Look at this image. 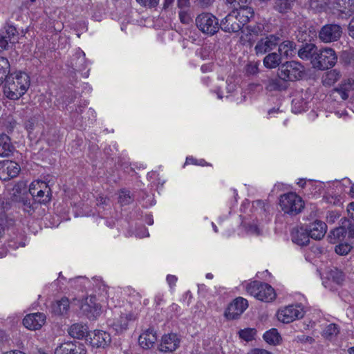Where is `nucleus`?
<instances>
[{
    "instance_id": "nucleus-1",
    "label": "nucleus",
    "mask_w": 354,
    "mask_h": 354,
    "mask_svg": "<svg viewBox=\"0 0 354 354\" xmlns=\"http://www.w3.org/2000/svg\"><path fill=\"white\" fill-rule=\"evenodd\" d=\"M30 84L27 73L21 71L10 73L3 84V95L9 100H17L26 93Z\"/></svg>"
},
{
    "instance_id": "nucleus-2",
    "label": "nucleus",
    "mask_w": 354,
    "mask_h": 354,
    "mask_svg": "<svg viewBox=\"0 0 354 354\" xmlns=\"http://www.w3.org/2000/svg\"><path fill=\"white\" fill-rule=\"evenodd\" d=\"M305 68L299 62L286 61L281 64L277 71V76L285 82H294L302 78Z\"/></svg>"
},
{
    "instance_id": "nucleus-3",
    "label": "nucleus",
    "mask_w": 354,
    "mask_h": 354,
    "mask_svg": "<svg viewBox=\"0 0 354 354\" xmlns=\"http://www.w3.org/2000/svg\"><path fill=\"white\" fill-rule=\"evenodd\" d=\"M246 290L250 295L262 301L270 302L276 297L274 288L266 283L253 281L247 286Z\"/></svg>"
},
{
    "instance_id": "nucleus-4",
    "label": "nucleus",
    "mask_w": 354,
    "mask_h": 354,
    "mask_svg": "<svg viewBox=\"0 0 354 354\" xmlns=\"http://www.w3.org/2000/svg\"><path fill=\"white\" fill-rule=\"evenodd\" d=\"M279 205L284 213L290 215L300 213L304 207V202L302 198L293 192L281 196Z\"/></svg>"
},
{
    "instance_id": "nucleus-5",
    "label": "nucleus",
    "mask_w": 354,
    "mask_h": 354,
    "mask_svg": "<svg viewBox=\"0 0 354 354\" xmlns=\"http://www.w3.org/2000/svg\"><path fill=\"white\" fill-rule=\"evenodd\" d=\"M196 25L203 33L210 36L218 32L221 26L218 19L209 12L198 15L196 18Z\"/></svg>"
},
{
    "instance_id": "nucleus-6",
    "label": "nucleus",
    "mask_w": 354,
    "mask_h": 354,
    "mask_svg": "<svg viewBox=\"0 0 354 354\" xmlns=\"http://www.w3.org/2000/svg\"><path fill=\"white\" fill-rule=\"evenodd\" d=\"M337 61V55L330 48L319 49L314 58L313 66L319 70H326L333 67Z\"/></svg>"
},
{
    "instance_id": "nucleus-7",
    "label": "nucleus",
    "mask_w": 354,
    "mask_h": 354,
    "mask_svg": "<svg viewBox=\"0 0 354 354\" xmlns=\"http://www.w3.org/2000/svg\"><path fill=\"white\" fill-rule=\"evenodd\" d=\"M279 33H269L257 41L254 48L255 55L260 56L272 52L279 44Z\"/></svg>"
},
{
    "instance_id": "nucleus-8",
    "label": "nucleus",
    "mask_w": 354,
    "mask_h": 354,
    "mask_svg": "<svg viewBox=\"0 0 354 354\" xmlns=\"http://www.w3.org/2000/svg\"><path fill=\"white\" fill-rule=\"evenodd\" d=\"M304 313L299 306L290 305L277 312L278 320L288 324L296 319H301L304 317Z\"/></svg>"
},
{
    "instance_id": "nucleus-9",
    "label": "nucleus",
    "mask_w": 354,
    "mask_h": 354,
    "mask_svg": "<svg viewBox=\"0 0 354 354\" xmlns=\"http://www.w3.org/2000/svg\"><path fill=\"white\" fill-rule=\"evenodd\" d=\"M342 30L337 24H326L319 32V39L325 43L337 41L342 35Z\"/></svg>"
},
{
    "instance_id": "nucleus-10",
    "label": "nucleus",
    "mask_w": 354,
    "mask_h": 354,
    "mask_svg": "<svg viewBox=\"0 0 354 354\" xmlns=\"http://www.w3.org/2000/svg\"><path fill=\"white\" fill-rule=\"evenodd\" d=\"M21 169L15 161L5 160L0 161V180H8L17 177Z\"/></svg>"
},
{
    "instance_id": "nucleus-11",
    "label": "nucleus",
    "mask_w": 354,
    "mask_h": 354,
    "mask_svg": "<svg viewBox=\"0 0 354 354\" xmlns=\"http://www.w3.org/2000/svg\"><path fill=\"white\" fill-rule=\"evenodd\" d=\"M220 25L223 31L229 33L238 32L243 27L233 10L221 20Z\"/></svg>"
},
{
    "instance_id": "nucleus-12",
    "label": "nucleus",
    "mask_w": 354,
    "mask_h": 354,
    "mask_svg": "<svg viewBox=\"0 0 354 354\" xmlns=\"http://www.w3.org/2000/svg\"><path fill=\"white\" fill-rule=\"evenodd\" d=\"M248 301L243 297H237L228 306L225 316L230 319H237L248 308Z\"/></svg>"
},
{
    "instance_id": "nucleus-13",
    "label": "nucleus",
    "mask_w": 354,
    "mask_h": 354,
    "mask_svg": "<svg viewBox=\"0 0 354 354\" xmlns=\"http://www.w3.org/2000/svg\"><path fill=\"white\" fill-rule=\"evenodd\" d=\"M80 310L88 319H94L100 314V306L96 303V297H86L82 303Z\"/></svg>"
},
{
    "instance_id": "nucleus-14",
    "label": "nucleus",
    "mask_w": 354,
    "mask_h": 354,
    "mask_svg": "<svg viewBox=\"0 0 354 354\" xmlns=\"http://www.w3.org/2000/svg\"><path fill=\"white\" fill-rule=\"evenodd\" d=\"M274 25L266 20L257 22L255 24L249 25L245 27L250 35L266 36L274 31Z\"/></svg>"
},
{
    "instance_id": "nucleus-15",
    "label": "nucleus",
    "mask_w": 354,
    "mask_h": 354,
    "mask_svg": "<svg viewBox=\"0 0 354 354\" xmlns=\"http://www.w3.org/2000/svg\"><path fill=\"white\" fill-rule=\"evenodd\" d=\"M180 344V339L176 333L165 334L162 337L159 345V351L162 352H173L176 351Z\"/></svg>"
},
{
    "instance_id": "nucleus-16",
    "label": "nucleus",
    "mask_w": 354,
    "mask_h": 354,
    "mask_svg": "<svg viewBox=\"0 0 354 354\" xmlns=\"http://www.w3.org/2000/svg\"><path fill=\"white\" fill-rule=\"evenodd\" d=\"M45 322V315L41 313H36L27 315L23 319V324L26 328L35 330L41 328Z\"/></svg>"
},
{
    "instance_id": "nucleus-17",
    "label": "nucleus",
    "mask_w": 354,
    "mask_h": 354,
    "mask_svg": "<svg viewBox=\"0 0 354 354\" xmlns=\"http://www.w3.org/2000/svg\"><path fill=\"white\" fill-rule=\"evenodd\" d=\"M86 353L82 345L75 341L62 343L55 351V354H86Z\"/></svg>"
},
{
    "instance_id": "nucleus-18",
    "label": "nucleus",
    "mask_w": 354,
    "mask_h": 354,
    "mask_svg": "<svg viewBox=\"0 0 354 354\" xmlns=\"http://www.w3.org/2000/svg\"><path fill=\"white\" fill-rule=\"evenodd\" d=\"M90 343L93 346L97 348H104L111 342L110 335L103 330H96L88 334Z\"/></svg>"
},
{
    "instance_id": "nucleus-19",
    "label": "nucleus",
    "mask_w": 354,
    "mask_h": 354,
    "mask_svg": "<svg viewBox=\"0 0 354 354\" xmlns=\"http://www.w3.org/2000/svg\"><path fill=\"white\" fill-rule=\"evenodd\" d=\"M278 53L281 54L283 58L290 59L295 56L297 52V44L295 41L291 40L282 41L281 35H280L279 44L277 46Z\"/></svg>"
},
{
    "instance_id": "nucleus-20",
    "label": "nucleus",
    "mask_w": 354,
    "mask_h": 354,
    "mask_svg": "<svg viewBox=\"0 0 354 354\" xmlns=\"http://www.w3.org/2000/svg\"><path fill=\"white\" fill-rule=\"evenodd\" d=\"M21 205V207L28 215H33L41 208V204L34 198H29L28 194L19 196L17 201Z\"/></svg>"
},
{
    "instance_id": "nucleus-21",
    "label": "nucleus",
    "mask_w": 354,
    "mask_h": 354,
    "mask_svg": "<svg viewBox=\"0 0 354 354\" xmlns=\"http://www.w3.org/2000/svg\"><path fill=\"white\" fill-rule=\"evenodd\" d=\"M157 341L156 332L153 328H149L141 333L138 338L140 346L144 349L152 348Z\"/></svg>"
},
{
    "instance_id": "nucleus-22",
    "label": "nucleus",
    "mask_w": 354,
    "mask_h": 354,
    "mask_svg": "<svg viewBox=\"0 0 354 354\" xmlns=\"http://www.w3.org/2000/svg\"><path fill=\"white\" fill-rule=\"evenodd\" d=\"M291 239L298 245H306L310 241V235L307 228L295 227L291 232Z\"/></svg>"
},
{
    "instance_id": "nucleus-23",
    "label": "nucleus",
    "mask_w": 354,
    "mask_h": 354,
    "mask_svg": "<svg viewBox=\"0 0 354 354\" xmlns=\"http://www.w3.org/2000/svg\"><path fill=\"white\" fill-rule=\"evenodd\" d=\"M307 229L310 238L320 240L326 233L327 225L324 222L316 220L315 222L310 223Z\"/></svg>"
},
{
    "instance_id": "nucleus-24",
    "label": "nucleus",
    "mask_w": 354,
    "mask_h": 354,
    "mask_svg": "<svg viewBox=\"0 0 354 354\" xmlns=\"http://www.w3.org/2000/svg\"><path fill=\"white\" fill-rule=\"evenodd\" d=\"M319 50L315 44L312 43H306L302 44L299 49L297 54L301 59H310L313 64L314 58L317 57Z\"/></svg>"
},
{
    "instance_id": "nucleus-25",
    "label": "nucleus",
    "mask_w": 354,
    "mask_h": 354,
    "mask_svg": "<svg viewBox=\"0 0 354 354\" xmlns=\"http://www.w3.org/2000/svg\"><path fill=\"white\" fill-rule=\"evenodd\" d=\"M240 7L234 10L236 15L239 19V22L243 24V26L248 23L251 19L254 17V12L252 8L249 7L247 4H239Z\"/></svg>"
},
{
    "instance_id": "nucleus-26",
    "label": "nucleus",
    "mask_w": 354,
    "mask_h": 354,
    "mask_svg": "<svg viewBox=\"0 0 354 354\" xmlns=\"http://www.w3.org/2000/svg\"><path fill=\"white\" fill-rule=\"evenodd\" d=\"M70 66L76 71H82L86 68L85 53L80 48L77 49L71 57Z\"/></svg>"
},
{
    "instance_id": "nucleus-27",
    "label": "nucleus",
    "mask_w": 354,
    "mask_h": 354,
    "mask_svg": "<svg viewBox=\"0 0 354 354\" xmlns=\"http://www.w3.org/2000/svg\"><path fill=\"white\" fill-rule=\"evenodd\" d=\"M262 82L266 85V90L269 92L285 91L288 87L286 82L279 77H268L267 80H263Z\"/></svg>"
},
{
    "instance_id": "nucleus-28",
    "label": "nucleus",
    "mask_w": 354,
    "mask_h": 354,
    "mask_svg": "<svg viewBox=\"0 0 354 354\" xmlns=\"http://www.w3.org/2000/svg\"><path fill=\"white\" fill-rule=\"evenodd\" d=\"M333 8L346 16H351L354 13V0H335Z\"/></svg>"
},
{
    "instance_id": "nucleus-29",
    "label": "nucleus",
    "mask_w": 354,
    "mask_h": 354,
    "mask_svg": "<svg viewBox=\"0 0 354 354\" xmlns=\"http://www.w3.org/2000/svg\"><path fill=\"white\" fill-rule=\"evenodd\" d=\"M283 57L281 56L277 52H270L268 53L267 55L264 57L263 60V66L268 69H273L276 68H279V66L282 64Z\"/></svg>"
},
{
    "instance_id": "nucleus-30",
    "label": "nucleus",
    "mask_w": 354,
    "mask_h": 354,
    "mask_svg": "<svg viewBox=\"0 0 354 354\" xmlns=\"http://www.w3.org/2000/svg\"><path fill=\"white\" fill-rule=\"evenodd\" d=\"M39 189L37 191L35 199L41 204L46 205L51 199V189L44 181H40Z\"/></svg>"
},
{
    "instance_id": "nucleus-31",
    "label": "nucleus",
    "mask_w": 354,
    "mask_h": 354,
    "mask_svg": "<svg viewBox=\"0 0 354 354\" xmlns=\"http://www.w3.org/2000/svg\"><path fill=\"white\" fill-rule=\"evenodd\" d=\"M15 150L10 137L5 134H0V157H9Z\"/></svg>"
},
{
    "instance_id": "nucleus-32",
    "label": "nucleus",
    "mask_w": 354,
    "mask_h": 354,
    "mask_svg": "<svg viewBox=\"0 0 354 354\" xmlns=\"http://www.w3.org/2000/svg\"><path fill=\"white\" fill-rule=\"evenodd\" d=\"M347 211L348 213L349 218H344L342 221L344 227L346 228L348 236L349 237H354V201L350 203L347 207Z\"/></svg>"
},
{
    "instance_id": "nucleus-33",
    "label": "nucleus",
    "mask_w": 354,
    "mask_h": 354,
    "mask_svg": "<svg viewBox=\"0 0 354 354\" xmlns=\"http://www.w3.org/2000/svg\"><path fill=\"white\" fill-rule=\"evenodd\" d=\"M70 302L68 298L63 297L52 305V313L56 315H63L69 310Z\"/></svg>"
},
{
    "instance_id": "nucleus-34",
    "label": "nucleus",
    "mask_w": 354,
    "mask_h": 354,
    "mask_svg": "<svg viewBox=\"0 0 354 354\" xmlns=\"http://www.w3.org/2000/svg\"><path fill=\"white\" fill-rule=\"evenodd\" d=\"M88 329V326L85 324H74L70 327L68 333L73 338L82 339L85 335L90 334Z\"/></svg>"
},
{
    "instance_id": "nucleus-35",
    "label": "nucleus",
    "mask_w": 354,
    "mask_h": 354,
    "mask_svg": "<svg viewBox=\"0 0 354 354\" xmlns=\"http://www.w3.org/2000/svg\"><path fill=\"white\" fill-rule=\"evenodd\" d=\"M347 234L348 232L346 228L344 227V224L342 223L339 227H336L330 232V234L328 235L330 242L332 243H336L339 241H342L344 239Z\"/></svg>"
},
{
    "instance_id": "nucleus-36",
    "label": "nucleus",
    "mask_w": 354,
    "mask_h": 354,
    "mask_svg": "<svg viewBox=\"0 0 354 354\" xmlns=\"http://www.w3.org/2000/svg\"><path fill=\"white\" fill-rule=\"evenodd\" d=\"M341 77L339 71L336 69L330 70L324 73L322 76V84L324 86H330L333 85Z\"/></svg>"
},
{
    "instance_id": "nucleus-37",
    "label": "nucleus",
    "mask_w": 354,
    "mask_h": 354,
    "mask_svg": "<svg viewBox=\"0 0 354 354\" xmlns=\"http://www.w3.org/2000/svg\"><path fill=\"white\" fill-rule=\"evenodd\" d=\"M109 325L117 333H120L127 328L128 319L127 316L120 315L118 319L114 321H109Z\"/></svg>"
},
{
    "instance_id": "nucleus-38",
    "label": "nucleus",
    "mask_w": 354,
    "mask_h": 354,
    "mask_svg": "<svg viewBox=\"0 0 354 354\" xmlns=\"http://www.w3.org/2000/svg\"><path fill=\"white\" fill-rule=\"evenodd\" d=\"M263 339L270 345L279 344L281 342V337L277 329L271 328L263 334Z\"/></svg>"
},
{
    "instance_id": "nucleus-39",
    "label": "nucleus",
    "mask_w": 354,
    "mask_h": 354,
    "mask_svg": "<svg viewBox=\"0 0 354 354\" xmlns=\"http://www.w3.org/2000/svg\"><path fill=\"white\" fill-rule=\"evenodd\" d=\"M327 277L333 283L337 285H342L345 279V274L341 270L333 267L328 272Z\"/></svg>"
},
{
    "instance_id": "nucleus-40",
    "label": "nucleus",
    "mask_w": 354,
    "mask_h": 354,
    "mask_svg": "<svg viewBox=\"0 0 354 354\" xmlns=\"http://www.w3.org/2000/svg\"><path fill=\"white\" fill-rule=\"evenodd\" d=\"M1 33L9 41L10 44H15L17 40L18 32L13 26H7L1 30Z\"/></svg>"
},
{
    "instance_id": "nucleus-41",
    "label": "nucleus",
    "mask_w": 354,
    "mask_h": 354,
    "mask_svg": "<svg viewBox=\"0 0 354 354\" xmlns=\"http://www.w3.org/2000/svg\"><path fill=\"white\" fill-rule=\"evenodd\" d=\"M10 64L5 57L0 58V85L6 82V79L10 75Z\"/></svg>"
},
{
    "instance_id": "nucleus-42",
    "label": "nucleus",
    "mask_w": 354,
    "mask_h": 354,
    "mask_svg": "<svg viewBox=\"0 0 354 354\" xmlns=\"http://www.w3.org/2000/svg\"><path fill=\"white\" fill-rule=\"evenodd\" d=\"M339 333V327L337 324H330L323 330L322 335L327 339H332Z\"/></svg>"
},
{
    "instance_id": "nucleus-43",
    "label": "nucleus",
    "mask_w": 354,
    "mask_h": 354,
    "mask_svg": "<svg viewBox=\"0 0 354 354\" xmlns=\"http://www.w3.org/2000/svg\"><path fill=\"white\" fill-rule=\"evenodd\" d=\"M293 0H276L274 8L281 13L286 12L291 8Z\"/></svg>"
},
{
    "instance_id": "nucleus-44",
    "label": "nucleus",
    "mask_w": 354,
    "mask_h": 354,
    "mask_svg": "<svg viewBox=\"0 0 354 354\" xmlns=\"http://www.w3.org/2000/svg\"><path fill=\"white\" fill-rule=\"evenodd\" d=\"M39 116L38 115H33L30 118H28L25 122H24V127L27 131L29 132L32 131L39 124Z\"/></svg>"
},
{
    "instance_id": "nucleus-45",
    "label": "nucleus",
    "mask_w": 354,
    "mask_h": 354,
    "mask_svg": "<svg viewBox=\"0 0 354 354\" xmlns=\"http://www.w3.org/2000/svg\"><path fill=\"white\" fill-rule=\"evenodd\" d=\"M240 338L244 339L246 342H250L254 338L256 331L252 328H245L241 330L239 333Z\"/></svg>"
},
{
    "instance_id": "nucleus-46",
    "label": "nucleus",
    "mask_w": 354,
    "mask_h": 354,
    "mask_svg": "<svg viewBox=\"0 0 354 354\" xmlns=\"http://www.w3.org/2000/svg\"><path fill=\"white\" fill-rule=\"evenodd\" d=\"M118 201L122 205H126L131 203L133 201V199L130 196V192L127 190L121 191L119 195Z\"/></svg>"
},
{
    "instance_id": "nucleus-47",
    "label": "nucleus",
    "mask_w": 354,
    "mask_h": 354,
    "mask_svg": "<svg viewBox=\"0 0 354 354\" xmlns=\"http://www.w3.org/2000/svg\"><path fill=\"white\" fill-rule=\"evenodd\" d=\"M352 247L347 243H339L335 248V251L337 254L346 255L351 250Z\"/></svg>"
},
{
    "instance_id": "nucleus-48",
    "label": "nucleus",
    "mask_w": 354,
    "mask_h": 354,
    "mask_svg": "<svg viewBox=\"0 0 354 354\" xmlns=\"http://www.w3.org/2000/svg\"><path fill=\"white\" fill-rule=\"evenodd\" d=\"M292 111L295 113H301L306 109V102L301 99H293L292 101Z\"/></svg>"
},
{
    "instance_id": "nucleus-49",
    "label": "nucleus",
    "mask_w": 354,
    "mask_h": 354,
    "mask_svg": "<svg viewBox=\"0 0 354 354\" xmlns=\"http://www.w3.org/2000/svg\"><path fill=\"white\" fill-rule=\"evenodd\" d=\"M245 73L248 75H254L259 72V63L252 62L245 66Z\"/></svg>"
},
{
    "instance_id": "nucleus-50",
    "label": "nucleus",
    "mask_w": 354,
    "mask_h": 354,
    "mask_svg": "<svg viewBox=\"0 0 354 354\" xmlns=\"http://www.w3.org/2000/svg\"><path fill=\"white\" fill-rule=\"evenodd\" d=\"M86 115H88L87 121H83L82 124H80V127H86L88 124H93L95 120L96 113L93 109H88Z\"/></svg>"
},
{
    "instance_id": "nucleus-51",
    "label": "nucleus",
    "mask_w": 354,
    "mask_h": 354,
    "mask_svg": "<svg viewBox=\"0 0 354 354\" xmlns=\"http://www.w3.org/2000/svg\"><path fill=\"white\" fill-rule=\"evenodd\" d=\"M142 6L147 8H155L158 6L160 0H136Z\"/></svg>"
},
{
    "instance_id": "nucleus-52",
    "label": "nucleus",
    "mask_w": 354,
    "mask_h": 354,
    "mask_svg": "<svg viewBox=\"0 0 354 354\" xmlns=\"http://www.w3.org/2000/svg\"><path fill=\"white\" fill-rule=\"evenodd\" d=\"M339 87L348 93L350 91L354 89V81L351 80L344 81Z\"/></svg>"
},
{
    "instance_id": "nucleus-53",
    "label": "nucleus",
    "mask_w": 354,
    "mask_h": 354,
    "mask_svg": "<svg viewBox=\"0 0 354 354\" xmlns=\"http://www.w3.org/2000/svg\"><path fill=\"white\" fill-rule=\"evenodd\" d=\"M39 183H40V181L38 180V181H34L30 185L29 192H30V194L31 195L30 198H35L37 191H38L39 189Z\"/></svg>"
},
{
    "instance_id": "nucleus-54",
    "label": "nucleus",
    "mask_w": 354,
    "mask_h": 354,
    "mask_svg": "<svg viewBox=\"0 0 354 354\" xmlns=\"http://www.w3.org/2000/svg\"><path fill=\"white\" fill-rule=\"evenodd\" d=\"M179 19L184 24H189L192 21L190 15L185 11L179 12Z\"/></svg>"
},
{
    "instance_id": "nucleus-55",
    "label": "nucleus",
    "mask_w": 354,
    "mask_h": 354,
    "mask_svg": "<svg viewBox=\"0 0 354 354\" xmlns=\"http://www.w3.org/2000/svg\"><path fill=\"white\" fill-rule=\"evenodd\" d=\"M136 235L139 238H144L149 236V234L147 229L145 226H141L137 229Z\"/></svg>"
},
{
    "instance_id": "nucleus-56",
    "label": "nucleus",
    "mask_w": 354,
    "mask_h": 354,
    "mask_svg": "<svg viewBox=\"0 0 354 354\" xmlns=\"http://www.w3.org/2000/svg\"><path fill=\"white\" fill-rule=\"evenodd\" d=\"M246 231L248 234L259 235L261 231L257 225H248L246 227Z\"/></svg>"
},
{
    "instance_id": "nucleus-57",
    "label": "nucleus",
    "mask_w": 354,
    "mask_h": 354,
    "mask_svg": "<svg viewBox=\"0 0 354 354\" xmlns=\"http://www.w3.org/2000/svg\"><path fill=\"white\" fill-rule=\"evenodd\" d=\"M9 43V41L0 32V51L8 49Z\"/></svg>"
},
{
    "instance_id": "nucleus-58",
    "label": "nucleus",
    "mask_w": 354,
    "mask_h": 354,
    "mask_svg": "<svg viewBox=\"0 0 354 354\" xmlns=\"http://www.w3.org/2000/svg\"><path fill=\"white\" fill-rule=\"evenodd\" d=\"M10 207V203L5 198H0V214L5 212Z\"/></svg>"
},
{
    "instance_id": "nucleus-59",
    "label": "nucleus",
    "mask_w": 354,
    "mask_h": 354,
    "mask_svg": "<svg viewBox=\"0 0 354 354\" xmlns=\"http://www.w3.org/2000/svg\"><path fill=\"white\" fill-rule=\"evenodd\" d=\"M248 354H272L270 352L261 348H253L251 349Z\"/></svg>"
},
{
    "instance_id": "nucleus-60",
    "label": "nucleus",
    "mask_w": 354,
    "mask_h": 354,
    "mask_svg": "<svg viewBox=\"0 0 354 354\" xmlns=\"http://www.w3.org/2000/svg\"><path fill=\"white\" fill-rule=\"evenodd\" d=\"M174 0H164L162 10L167 11L171 9L174 5Z\"/></svg>"
},
{
    "instance_id": "nucleus-61",
    "label": "nucleus",
    "mask_w": 354,
    "mask_h": 354,
    "mask_svg": "<svg viewBox=\"0 0 354 354\" xmlns=\"http://www.w3.org/2000/svg\"><path fill=\"white\" fill-rule=\"evenodd\" d=\"M334 91L338 93L340 95L342 100H345L348 97V93L342 89L340 87L335 88L334 89Z\"/></svg>"
},
{
    "instance_id": "nucleus-62",
    "label": "nucleus",
    "mask_w": 354,
    "mask_h": 354,
    "mask_svg": "<svg viewBox=\"0 0 354 354\" xmlns=\"http://www.w3.org/2000/svg\"><path fill=\"white\" fill-rule=\"evenodd\" d=\"M214 1V0H197V3L201 8H205L209 6Z\"/></svg>"
},
{
    "instance_id": "nucleus-63",
    "label": "nucleus",
    "mask_w": 354,
    "mask_h": 354,
    "mask_svg": "<svg viewBox=\"0 0 354 354\" xmlns=\"http://www.w3.org/2000/svg\"><path fill=\"white\" fill-rule=\"evenodd\" d=\"M167 281L171 287L174 286L177 281V277L174 275L169 274L167 277Z\"/></svg>"
},
{
    "instance_id": "nucleus-64",
    "label": "nucleus",
    "mask_w": 354,
    "mask_h": 354,
    "mask_svg": "<svg viewBox=\"0 0 354 354\" xmlns=\"http://www.w3.org/2000/svg\"><path fill=\"white\" fill-rule=\"evenodd\" d=\"M348 33L354 39V17L351 20L348 25Z\"/></svg>"
}]
</instances>
